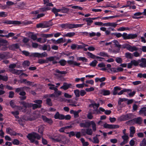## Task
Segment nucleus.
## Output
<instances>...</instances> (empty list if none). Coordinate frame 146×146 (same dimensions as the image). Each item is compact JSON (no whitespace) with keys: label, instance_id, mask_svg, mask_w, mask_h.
Listing matches in <instances>:
<instances>
[{"label":"nucleus","instance_id":"14","mask_svg":"<svg viewBox=\"0 0 146 146\" xmlns=\"http://www.w3.org/2000/svg\"><path fill=\"white\" fill-rule=\"evenodd\" d=\"M91 125V121L89 120H84L83 122V127L88 128Z\"/></svg>","mask_w":146,"mask_h":146},{"label":"nucleus","instance_id":"32","mask_svg":"<svg viewBox=\"0 0 146 146\" xmlns=\"http://www.w3.org/2000/svg\"><path fill=\"white\" fill-rule=\"evenodd\" d=\"M42 49L43 50H46L48 49L47 50L48 51H50V48L49 45H46L44 44L42 47Z\"/></svg>","mask_w":146,"mask_h":146},{"label":"nucleus","instance_id":"56","mask_svg":"<svg viewBox=\"0 0 146 146\" xmlns=\"http://www.w3.org/2000/svg\"><path fill=\"white\" fill-rule=\"evenodd\" d=\"M141 53H141H139L138 52L135 51V52L133 54V56L137 57L138 56H140Z\"/></svg>","mask_w":146,"mask_h":146},{"label":"nucleus","instance_id":"39","mask_svg":"<svg viewBox=\"0 0 146 146\" xmlns=\"http://www.w3.org/2000/svg\"><path fill=\"white\" fill-rule=\"evenodd\" d=\"M125 55L126 57L127 58L132 59L133 58V54L129 52H127L125 53Z\"/></svg>","mask_w":146,"mask_h":146},{"label":"nucleus","instance_id":"17","mask_svg":"<svg viewBox=\"0 0 146 146\" xmlns=\"http://www.w3.org/2000/svg\"><path fill=\"white\" fill-rule=\"evenodd\" d=\"M10 71L12 73L16 75H19L23 72L22 70L15 69H11L10 70Z\"/></svg>","mask_w":146,"mask_h":146},{"label":"nucleus","instance_id":"12","mask_svg":"<svg viewBox=\"0 0 146 146\" xmlns=\"http://www.w3.org/2000/svg\"><path fill=\"white\" fill-rule=\"evenodd\" d=\"M54 118L55 119H58L60 120L64 119V115L59 113L58 112H57L54 115Z\"/></svg>","mask_w":146,"mask_h":146},{"label":"nucleus","instance_id":"4","mask_svg":"<svg viewBox=\"0 0 146 146\" xmlns=\"http://www.w3.org/2000/svg\"><path fill=\"white\" fill-rule=\"evenodd\" d=\"M32 56L35 57L42 58L47 56L48 54L46 52H44L41 53L37 52L34 53L32 54Z\"/></svg>","mask_w":146,"mask_h":146},{"label":"nucleus","instance_id":"29","mask_svg":"<svg viewBox=\"0 0 146 146\" xmlns=\"http://www.w3.org/2000/svg\"><path fill=\"white\" fill-rule=\"evenodd\" d=\"M31 107H32L33 109L35 110L37 108H40L41 107V105H38L36 104H32L31 103Z\"/></svg>","mask_w":146,"mask_h":146},{"label":"nucleus","instance_id":"50","mask_svg":"<svg viewBox=\"0 0 146 146\" xmlns=\"http://www.w3.org/2000/svg\"><path fill=\"white\" fill-rule=\"evenodd\" d=\"M93 141L92 142L94 143H98L99 141V139L97 137V135H96L95 137L93 138Z\"/></svg>","mask_w":146,"mask_h":146},{"label":"nucleus","instance_id":"8","mask_svg":"<svg viewBox=\"0 0 146 146\" xmlns=\"http://www.w3.org/2000/svg\"><path fill=\"white\" fill-rule=\"evenodd\" d=\"M104 127L106 128L115 129L119 128V125H116L109 124L107 123H105L104 125Z\"/></svg>","mask_w":146,"mask_h":146},{"label":"nucleus","instance_id":"11","mask_svg":"<svg viewBox=\"0 0 146 146\" xmlns=\"http://www.w3.org/2000/svg\"><path fill=\"white\" fill-rule=\"evenodd\" d=\"M41 117L43 121L47 123L50 125H51L53 121L51 118H48L44 115H42Z\"/></svg>","mask_w":146,"mask_h":146},{"label":"nucleus","instance_id":"41","mask_svg":"<svg viewBox=\"0 0 146 146\" xmlns=\"http://www.w3.org/2000/svg\"><path fill=\"white\" fill-rule=\"evenodd\" d=\"M8 77L5 76H3L0 75V80H2L4 81H6L8 80Z\"/></svg>","mask_w":146,"mask_h":146},{"label":"nucleus","instance_id":"61","mask_svg":"<svg viewBox=\"0 0 146 146\" xmlns=\"http://www.w3.org/2000/svg\"><path fill=\"white\" fill-rule=\"evenodd\" d=\"M6 57V54L5 53H0V60L3 59L5 58Z\"/></svg>","mask_w":146,"mask_h":146},{"label":"nucleus","instance_id":"1","mask_svg":"<svg viewBox=\"0 0 146 146\" xmlns=\"http://www.w3.org/2000/svg\"><path fill=\"white\" fill-rule=\"evenodd\" d=\"M27 137L31 143L34 142L36 139H40L41 138L39 134L35 132H33L29 134L27 136Z\"/></svg>","mask_w":146,"mask_h":146},{"label":"nucleus","instance_id":"21","mask_svg":"<svg viewBox=\"0 0 146 146\" xmlns=\"http://www.w3.org/2000/svg\"><path fill=\"white\" fill-rule=\"evenodd\" d=\"M128 50L131 52H133L134 51L138 50L139 48L135 46H132L130 45Z\"/></svg>","mask_w":146,"mask_h":146},{"label":"nucleus","instance_id":"19","mask_svg":"<svg viewBox=\"0 0 146 146\" xmlns=\"http://www.w3.org/2000/svg\"><path fill=\"white\" fill-rule=\"evenodd\" d=\"M6 132L7 133L11 135H16V133L10 128H8L7 129Z\"/></svg>","mask_w":146,"mask_h":146},{"label":"nucleus","instance_id":"63","mask_svg":"<svg viewBox=\"0 0 146 146\" xmlns=\"http://www.w3.org/2000/svg\"><path fill=\"white\" fill-rule=\"evenodd\" d=\"M44 23H39L36 25V27L38 28H44Z\"/></svg>","mask_w":146,"mask_h":146},{"label":"nucleus","instance_id":"40","mask_svg":"<svg viewBox=\"0 0 146 146\" xmlns=\"http://www.w3.org/2000/svg\"><path fill=\"white\" fill-rule=\"evenodd\" d=\"M58 63L60 64L62 66H64L67 63V62L64 60L62 59L60 60Z\"/></svg>","mask_w":146,"mask_h":146},{"label":"nucleus","instance_id":"45","mask_svg":"<svg viewBox=\"0 0 146 146\" xmlns=\"http://www.w3.org/2000/svg\"><path fill=\"white\" fill-rule=\"evenodd\" d=\"M98 61L96 60H94L93 61H92L90 64V65L91 66H92V67H95L96 65L98 63Z\"/></svg>","mask_w":146,"mask_h":146},{"label":"nucleus","instance_id":"49","mask_svg":"<svg viewBox=\"0 0 146 146\" xmlns=\"http://www.w3.org/2000/svg\"><path fill=\"white\" fill-rule=\"evenodd\" d=\"M54 93L56 97H57L61 95V92L60 91H58V90H57L56 91H54Z\"/></svg>","mask_w":146,"mask_h":146},{"label":"nucleus","instance_id":"25","mask_svg":"<svg viewBox=\"0 0 146 146\" xmlns=\"http://www.w3.org/2000/svg\"><path fill=\"white\" fill-rule=\"evenodd\" d=\"M89 35L90 37H93L95 36L98 37H100L101 35V34L99 32L96 33L94 32H92L89 33Z\"/></svg>","mask_w":146,"mask_h":146},{"label":"nucleus","instance_id":"30","mask_svg":"<svg viewBox=\"0 0 146 146\" xmlns=\"http://www.w3.org/2000/svg\"><path fill=\"white\" fill-rule=\"evenodd\" d=\"M98 55L104 57H109V56L108 55L107 53L105 52H100L98 54Z\"/></svg>","mask_w":146,"mask_h":146},{"label":"nucleus","instance_id":"20","mask_svg":"<svg viewBox=\"0 0 146 146\" xmlns=\"http://www.w3.org/2000/svg\"><path fill=\"white\" fill-rule=\"evenodd\" d=\"M71 85V84H68L64 82L63 83V86L61 87L60 88L65 90H66L70 87Z\"/></svg>","mask_w":146,"mask_h":146},{"label":"nucleus","instance_id":"23","mask_svg":"<svg viewBox=\"0 0 146 146\" xmlns=\"http://www.w3.org/2000/svg\"><path fill=\"white\" fill-rule=\"evenodd\" d=\"M130 136L131 137H133V134L135 133V128L134 127H131L130 128Z\"/></svg>","mask_w":146,"mask_h":146},{"label":"nucleus","instance_id":"31","mask_svg":"<svg viewBox=\"0 0 146 146\" xmlns=\"http://www.w3.org/2000/svg\"><path fill=\"white\" fill-rule=\"evenodd\" d=\"M127 100V99L125 98H119L118 100V105L120 106L121 104V102H123L126 101Z\"/></svg>","mask_w":146,"mask_h":146},{"label":"nucleus","instance_id":"54","mask_svg":"<svg viewBox=\"0 0 146 146\" xmlns=\"http://www.w3.org/2000/svg\"><path fill=\"white\" fill-rule=\"evenodd\" d=\"M112 35H114L117 38H119L122 36V34L120 33H113L111 34Z\"/></svg>","mask_w":146,"mask_h":146},{"label":"nucleus","instance_id":"7","mask_svg":"<svg viewBox=\"0 0 146 146\" xmlns=\"http://www.w3.org/2000/svg\"><path fill=\"white\" fill-rule=\"evenodd\" d=\"M3 23L8 24H16L19 25L21 24V22L20 21H10L6 20L3 21Z\"/></svg>","mask_w":146,"mask_h":146},{"label":"nucleus","instance_id":"46","mask_svg":"<svg viewBox=\"0 0 146 146\" xmlns=\"http://www.w3.org/2000/svg\"><path fill=\"white\" fill-rule=\"evenodd\" d=\"M75 33L74 32H70L64 35V36L71 37L74 35Z\"/></svg>","mask_w":146,"mask_h":146},{"label":"nucleus","instance_id":"6","mask_svg":"<svg viewBox=\"0 0 146 146\" xmlns=\"http://www.w3.org/2000/svg\"><path fill=\"white\" fill-rule=\"evenodd\" d=\"M47 60L49 61H52V63L53 64H57L58 62L56 60H58L59 59V57L56 56H50L47 58Z\"/></svg>","mask_w":146,"mask_h":146},{"label":"nucleus","instance_id":"33","mask_svg":"<svg viewBox=\"0 0 146 146\" xmlns=\"http://www.w3.org/2000/svg\"><path fill=\"white\" fill-rule=\"evenodd\" d=\"M131 90L130 89H124L123 90H121L118 93V95H121L123 94L124 92H131Z\"/></svg>","mask_w":146,"mask_h":146},{"label":"nucleus","instance_id":"15","mask_svg":"<svg viewBox=\"0 0 146 146\" xmlns=\"http://www.w3.org/2000/svg\"><path fill=\"white\" fill-rule=\"evenodd\" d=\"M60 26L62 29H71V24L68 23L63 24L60 25Z\"/></svg>","mask_w":146,"mask_h":146},{"label":"nucleus","instance_id":"37","mask_svg":"<svg viewBox=\"0 0 146 146\" xmlns=\"http://www.w3.org/2000/svg\"><path fill=\"white\" fill-rule=\"evenodd\" d=\"M112 42L114 43V45L116 47L119 48H121V45L119 44V42L117 40H114Z\"/></svg>","mask_w":146,"mask_h":146},{"label":"nucleus","instance_id":"10","mask_svg":"<svg viewBox=\"0 0 146 146\" xmlns=\"http://www.w3.org/2000/svg\"><path fill=\"white\" fill-rule=\"evenodd\" d=\"M62 136L61 135L58 134L56 135H54V137H52L50 139L52 140L57 142H59L61 140Z\"/></svg>","mask_w":146,"mask_h":146},{"label":"nucleus","instance_id":"3","mask_svg":"<svg viewBox=\"0 0 146 146\" xmlns=\"http://www.w3.org/2000/svg\"><path fill=\"white\" fill-rule=\"evenodd\" d=\"M139 65V60H136L133 59L132 60L131 62L127 64V67L128 68H132V66H138Z\"/></svg>","mask_w":146,"mask_h":146},{"label":"nucleus","instance_id":"9","mask_svg":"<svg viewBox=\"0 0 146 146\" xmlns=\"http://www.w3.org/2000/svg\"><path fill=\"white\" fill-rule=\"evenodd\" d=\"M139 65L142 68L146 67V59L142 58L140 59H139Z\"/></svg>","mask_w":146,"mask_h":146},{"label":"nucleus","instance_id":"57","mask_svg":"<svg viewBox=\"0 0 146 146\" xmlns=\"http://www.w3.org/2000/svg\"><path fill=\"white\" fill-rule=\"evenodd\" d=\"M140 146H146V140L144 139L140 143Z\"/></svg>","mask_w":146,"mask_h":146},{"label":"nucleus","instance_id":"5","mask_svg":"<svg viewBox=\"0 0 146 146\" xmlns=\"http://www.w3.org/2000/svg\"><path fill=\"white\" fill-rule=\"evenodd\" d=\"M132 124H134L135 123L140 124L141 123L142 121V119L140 117H138L133 119L129 121Z\"/></svg>","mask_w":146,"mask_h":146},{"label":"nucleus","instance_id":"47","mask_svg":"<svg viewBox=\"0 0 146 146\" xmlns=\"http://www.w3.org/2000/svg\"><path fill=\"white\" fill-rule=\"evenodd\" d=\"M30 65V62L28 60L24 61L23 63V65L24 67L28 66Z\"/></svg>","mask_w":146,"mask_h":146},{"label":"nucleus","instance_id":"16","mask_svg":"<svg viewBox=\"0 0 146 146\" xmlns=\"http://www.w3.org/2000/svg\"><path fill=\"white\" fill-rule=\"evenodd\" d=\"M20 104L26 108L31 107V103L27 102L25 101H22L20 102Z\"/></svg>","mask_w":146,"mask_h":146},{"label":"nucleus","instance_id":"60","mask_svg":"<svg viewBox=\"0 0 146 146\" xmlns=\"http://www.w3.org/2000/svg\"><path fill=\"white\" fill-rule=\"evenodd\" d=\"M46 103L50 106H51L52 105L51 100L50 98H47L46 99Z\"/></svg>","mask_w":146,"mask_h":146},{"label":"nucleus","instance_id":"62","mask_svg":"<svg viewBox=\"0 0 146 146\" xmlns=\"http://www.w3.org/2000/svg\"><path fill=\"white\" fill-rule=\"evenodd\" d=\"M115 61L117 63L119 64H121L122 62L121 58L118 57L116 58Z\"/></svg>","mask_w":146,"mask_h":146},{"label":"nucleus","instance_id":"59","mask_svg":"<svg viewBox=\"0 0 146 146\" xmlns=\"http://www.w3.org/2000/svg\"><path fill=\"white\" fill-rule=\"evenodd\" d=\"M74 93L76 97H78L80 96V91L78 90H74Z\"/></svg>","mask_w":146,"mask_h":146},{"label":"nucleus","instance_id":"22","mask_svg":"<svg viewBox=\"0 0 146 146\" xmlns=\"http://www.w3.org/2000/svg\"><path fill=\"white\" fill-rule=\"evenodd\" d=\"M121 89V88L120 87L116 86L114 87L113 90V94L114 95H115L117 94L118 95V91L120 90Z\"/></svg>","mask_w":146,"mask_h":146},{"label":"nucleus","instance_id":"38","mask_svg":"<svg viewBox=\"0 0 146 146\" xmlns=\"http://www.w3.org/2000/svg\"><path fill=\"white\" fill-rule=\"evenodd\" d=\"M86 133L89 135H91L93 133V130L89 128H87L86 131Z\"/></svg>","mask_w":146,"mask_h":146},{"label":"nucleus","instance_id":"18","mask_svg":"<svg viewBox=\"0 0 146 146\" xmlns=\"http://www.w3.org/2000/svg\"><path fill=\"white\" fill-rule=\"evenodd\" d=\"M117 24L115 23H104V25L106 27L111 26L114 28H115L117 26Z\"/></svg>","mask_w":146,"mask_h":146},{"label":"nucleus","instance_id":"43","mask_svg":"<svg viewBox=\"0 0 146 146\" xmlns=\"http://www.w3.org/2000/svg\"><path fill=\"white\" fill-rule=\"evenodd\" d=\"M122 138L123 139V141L128 143L129 137L127 135H123L122 136Z\"/></svg>","mask_w":146,"mask_h":146},{"label":"nucleus","instance_id":"2","mask_svg":"<svg viewBox=\"0 0 146 146\" xmlns=\"http://www.w3.org/2000/svg\"><path fill=\"white\" fill-rule=\"evenodd\" d=\"M133 118V115L131 113H128L118 117V120L120 121L127 120Z\"/></svg>","mask_w":146,"mask_h":146},{"label":"nucleus","instance_id":"58","mask_svg":"<svg viewBox=\"0 0 146 146\" xmlns=\"http://www.w3.org/2000/svg\"><path fill=\"white\" fill-rule=\"evenodd\" d=\"M66 134H69V137H70L74 136L75 135V133L73 131H72L70 132H67Z\"/></svg>","mask_w":146,"mask_h":146},{"label":"nucleus","instance_id":"26","mask_svg":"<svg viewBox=\"0 0 146 146\" xmlns=\"http://www.w3.org/2000/svg\"><path fill=\"white\" fill-rule=\"evenodd\" d=\"M10 104L11 106L13 108H14L15 107H17V108L18 109H20V108L21 109H22L23 107H19L18 106H15V103L13 100H11L10 102Z\"/></svg>","mask_w":146,"mask_h":146},{"label":"nucleus","instance_id":"48","mask_svg":"<svg viewBox=\"0 0 146 146\" xmlns=\"http://www.w3.org/2000/svg\"><path fill=\"white\" fill-rule=\"evenodd\" d=\"M129 34L124 33L122 34V37L124 39H129Z\"/></svg>","mask_w":146,"mask_h":146},{"label":"nucleus","instance_id":"34","mask_svg":"<svg viewBox=\"0 0 146 146\" xmlns=\"http://www.w3.org/2000/svg\"><path fill=\"white\" fill-rule=\"evenodd\" d=\"M137 36V35L135 34H129V39H133L136 38Z\"/></svg>","mask_w":146,"mask_h":146},{"label":"nucleus","instance_id":"42","mask_svg":"<svg viewBox=\"0 0 146 146\" xmlns=\"http://www.w3.org/2000/svg\"><path fill=\"white\" fill-rule=\"evenodd\" d=\"M118 17L117 15H115L113 16H111L110 17H104L102 18V19L103 20H107L110 19H113L115 18L116 17Z\"/></svg>","mask_w":146,"mask_h":146},{"label":"nucleus","instance_id":"13","mask_svg":"<svg viewBox=\"0 0 146 146\" xmlns=\"http://www.w3.org/2000/svg\"><path fill=\"white\" fill-rule=\"evenodd\" d=\"M8 47L10 50H15L16 49L19 48V46L18 44L16 43L9 45Z\"/></svg>","mask_w":146,"mask_h":146},{"label":"nucleus","instance_id":"64","mask_svg":"<svg viewBox=\"0 0 146 146\" xmlns=\"http://www.w3.org/2000/svg\"><path fill=\"white\" fill-rule=\"evenodd\" d=\"M33 102L37 104L38 105H41L42 103V101L41 100H35L33 101Z\"/></svg>","mask_w":146,"mask_h":146},{"label":"nucleus","instance_id":"44","mask_svg":"<svg viewBox=\"0 0 146 146\" xmlns=\"http://www.w3.org/2000/svg\"><path fill=\"white\" fill-rule=\"evenodd\" d=\"M44 130V127L42 126H40L38 127V132L41 134H42Z\"/></svg>","mask_w":146,"mask_h":146},{"label":"nucleus","instance_id":"51","mask_svg":"<svg viewBox=\"0 0 146 146\" xmlns=\"http://www.w3.org/2000/svg\"><path fill=\"white\" fill-rule=\"evenodd\" d=\"M62 12L63 13H67L69 11V9L68 8L64 7H62Z\"/></svg>","mask_w":146,"mask_h":146},{"label":"nucleus","instance_id":"55","mask_svg":"<svg viewBox=\"0 0 146 146\" xmlns=\"http://www.w3.org/2000/svg\"><path fill=\"white\" fill-rule=\"evenodd\" d=\"M87 54L88 56H90L91 58H92L94 59L95 58L96 56L90 52H88L87 53Z\"/></svg>","mask_w":146,"mask_h":146},{"label":"nucleus","instance_id":"35","mask_svg":"<svg viewBox=\"0 0 146 146\" xmlns=\"http://www.w3.org/2000/svg\"><path fill=\"white\" fill-rule=\"evenodd\" d=\"M100 104H99L93 103L90 105V107H93L94 109H97L99 107Z\"/></svg>","mask_w":146,"mask_h":146},{"label":"nucleus","instance_id":"36","mask_svg":"<svg viewBox=\"0 0 146 146\" xmlns=\"http://www.w3.org/2000/svg\"><path fill=\"white\" fill-rule=\"evenodd\" d=\"M82 26V25L81 24H71V29H72L74 28H76L78 27H81Z\"/></svg>","mask_w":146,"mask_h":146},{"label":"nucleus","instance_id":"53","mask_svg":"<svg viewBox=\"0 0 146 146\" xmlns=\"http://www.w3.org/2000/svg\"><path fill=\"white\" fill-rule=\"evenodd\" d=\"M55 72L57 73H58L61 74H65L66 73V72L65 71H60L58 69H56L55 70Z\"/></svg>","mask_w":146,"mask_h":146},{"label":"nucleus","instance_id":"27","mask_svg":"<svg viewBox=\"0 0 146 146\" xmlns=\"http://www.w3.org/2000/svg\"><path fill=\"white\" fill-rule=\"evenodd\" d=\"M67 62L70 64H74L77 66H79L80 65V63H77V62L72 60H68L67 61Z\"/></svg>","mask_w":146,"mask_h":146},{"label":"nucleus","instance_id":"24","mask_svg":"<svg viewBox=\"0 0 146 146\" xmlns=\"http://www.w3.org/2000/svg\"><path fill=\"white\" fill-rule=\"evenodd\" d=\"M47 85L50 86L49 89L50 90H54V91H56L57 90H58V89L56 88L58 86H56V87H55V85L53 84L49 83L47 84Z\"/></svg>","mask_w":146,"mask_h":146},{"label":"nucleus","instance_id":"52","mask_svg":"<svg viewBox=\"0 0 146 146\" xmlns=\"http://www.w3.org/2000/svg\"><path fill=\"white\" fill-rule=\"evenodd\" d=\"M83 20H86L88 23H92L93 22V21L92 20V19L90 18H88L86 19H83Z\"/></svg>","mask_w":146,"mask_h":146},{"label":"nucleus","instance_id":"28","mask_svg":"<svg viewBox=\"0 0 146 146\" xmlns=\"http://www.w3.org/2000/svg\"><path fill=\"white\" fill-rule=\"evenodd\" d=\"M91 125H92L93 131L94 132L96 130V123L93 121H91Z\"/></svg>","mask_w":146,"mask_h":146}]
</instances>
